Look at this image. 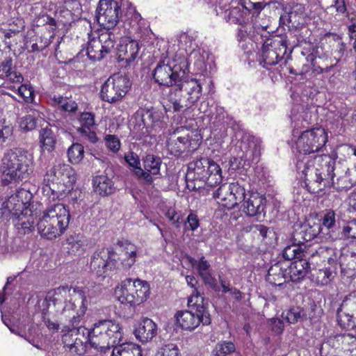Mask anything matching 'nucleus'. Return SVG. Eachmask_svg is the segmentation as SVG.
Returning <instances> with one entry per match:
<instances>
[{
    "label": "nucleus",
    "instance_id": "obj_1",
    "mask_svg": "<svg viewBox=\"0 0 356 356\" xmlns=\"http://www.w3.org/2000/svg\"><path fill=\"white\" fill-rule=\"evenodd\" d=\"M34 169L33 156L27 149L21 147L9 149L1 160L2 184L8 186L26 182L33 175Z\"/></svg>",
    "mask_w": 356,
    "mask_h": 356
},
{
    "label": "nucleus",
    "instance_id": "obj_2",
    "mask_svg": "<svg viewBox=\"0 0 356 356\" xmlns=\"http://www.w3.org/2000/svg\"><path fill=\"white\" fill-rule=\"evenodd\" d=\"M33 194L25 188H19L15 195L5 200L0 208L1 217L12 220L18 234L25 235L34 230V219L30 209Z\"/></svg>",
    "mask_w": 356,
    "mask_h": 356
},
{
    "label": "nucleus",
    "instance_id": "obj_3",
    "mask_svg": "<svg viewBox=\"0 0 356 356\" xmlns=\"http://www.w3.org/2000/svg\"><path fill=\"white\" fill-rule=\"evenodd\" d=\"M86 330L88 341L90 347L106 353L122 341V326L115 320L103 319L93 324L92 328Z\"/></svg>",
    "mask_w": 356,
    "mask_h": 356
},
{
    "label": "nucleus",
    "instance_id": "obj_4",
    "mask_svg": "<svg viewBox=\"0 0 356 356\" xmlns=\"http://www.w3.org/2000/svg\"><path fill=\"white\" fill-rule=\"evenodd\" d=\"M187 176L193 174V180L187 181L188 188L199 191L207 185L213 187L222 181V171L219 165L208 157H200L188 164Z\"/></svg>",
    "mask_w": 356,
    "mask_h": 356
},
{
    "label": "nucleus",
    "instance_id": "obj_5",
    "mask_svg": "<svg viewBox=\"0 0 356 356\" xmlns=\"http://www.w3.org/2000/svg\"><path fill=\"white\" fill-rule=\"evenodd\" d=\"M70 213L62 204L44 212L37 223L38 233L42 237L52 240L62 235L69 225Z\"/></svg>",
    "mask_w": 356,
    "mask_h": 356
},
{
    "label": "nucleus",
    "instance_id": "obj_6",
    "mask_svg": "<svg viewBox=\"0 0 356 356\" xmlns=\"http://www.w3.org/2000/svg\"><path fill=\"white\" fill-rule=\"evenodd\" d=\"M188 60L184 57L177 60L164 58L158 61L152 70V79L159 86L172 88L188 72Z\"/></svg>",
    "mask_w": 356,
    "mask_h": 356
},
{
    "label": "nucleus",
    "instance_id": "obj_7",
    "mask_svg": "<svg viewBox=\"0 0 356 356\" xmlns=\"http://www.w3.org/2000/svg\"><path fill=\"white\" fill-rule=\"evenodd\" d=\"M188 307L189 310L178 311L175 318L179 327L185 330H193L200 323L209 325L211 323V317L208 309V302H204V297L192 296L188 298Z\"/></svg>",
    "mask_w": 356,
    "mask_h": 356
},
{
    "label": "nucleus",
    "instance_id": "obj_8",
    "mask_svg": "<svg viewBox=\"0 0 356 356\" xmlns=\"http://www.w3.org/2000/svg\"><path fill=\"white\" fill-rule=\"evenodd\" d=\"M71 287L67 285L60 286L55 289L54 295L49 301L54 308V312L63 315L72 327H77L86 310V306H81L78 312L75 311L76 305L71 300H63L70 293Z\"/></svg>",
    "mask_w": 356,
    "mask_h": 356
},
{
    "label": "nucleus",
    "instance_id": "obj_9",
    "mask_svg": "<svg viewBox=\"0 0 356 356\" xmlns=\"http://www.w3.org/2000/svg\"><path fill=\"white\" fill-rule=\"evenodd\" d=\"M288 49L286 38L278 36L267 38L262 44L261 63L264 67L268 69L269 67L277 64L279 61L283 59L285 60L284 63H286L291 54H286ZM290 52H291V50H290Z\"/></svg>",
    "mask_w": 356,
    "mask_h": 356
},
{
    "label": "nucleus",
    "instance_id": "obj_10",
    "mask_svg": "<svg viewBox=\"0 0 356 356\" xmlns=\"http://www.w3.org/2000/svg\"><path fill=\"white\" fill-rule=\"evenodd\" d=\"M131 86V83L127 76L113 74L102 86L100 98L104 102L115 104L122 100Z\"/></svg>",
    "mask_w": 356,
    "mask_h": 356
},
{
    "label": "nucleus",
    "instance_id": "obj_11",
    "mask_svg": "<svg viewBox=\"0 0 356 356\" xmlns=\"http://www.w3.org/2000/svg\"><path fill=\"white\" fill-rule=\"evenodd\" d=\"M327 142V134L322 127L302 131L296 145L300 153L311 154L322 151Z\"/></svg>",
    "mask_w": 356,
    "mask_h": 356
},
{
    "label": "nucleus",
    "instance_id": "obj_12",
    "mask_svg": "<svg viewBox=\"0 0 356 356\" xmlns=\"http://www.w3.org/2000/svg\"><path fill=\"white\" fill-rule=\"evenodd\" d=\"M311 156L299 159L296 163V169L302 172L305 185L308 191L312 193H318L325 188H329V182L326 179L322 178Z\"/></svg>",
    "mask_w": 356,
    "mask_h": 356
},
{
    "label": "nucleus",
    "instance_id": "obj_13",
    "mask_svg": "<svg viewBox=\"0 0 356 356\" xmlns=\"http://www.w3.org/2000/svg\"><path fill=\"white\" fill-rule=\"evenodd\" d=\"M118 257L112 248H101L96 250L90 257V272L98 277H105L108 270L117 268Z\"/></svg>",
    "mask_w": 356,
    "mask_h": 356
},
{
    "label": "nucleus",
    "instance_id": "obj_14",
    "mask_svg": "<svg viewBox=\"0 0 356 356\" xmlns=\"http://www.w3.org/2000/svg\"><path fill=\"white\" fill-rule=\"evenodd\" d=\"M116 38L113 32L103 33L88 42L86 54L92 61H100L115 51Z\"/></svg>",
    "mask_w": 356,
    "mask_h": 356
},
{
    "label": "nucleus",
    "instance_id": "obj_15",
    "mask_svg": "<svg viewBox=\"0 0 356 356\" xmlns=\"http://www.w3.org/2000/svg\"><path fill=\"white\" fill-rule=\"evenodd\" d=\"M121 16V8L118 1L114 0H99L96 9L97 23L106 32L114 29L119 22Z\"/></svg>",
    "mask_w": 356,
    "mask_h": 356
},
{
    "label": "nucleus",
    "instance_id": "obj_16",
    "mask_svg": "<svg viewBox=\"0 0 356 356\" xmlns=\"http://www.w3.org/2000/svg\"><path fill=\"white\" fill-rule=\"evenodd\" d=\"M76 181L75 170L69 165L58 163L47 171L44 176L43 184L50 190L54 191L51 185L62 184L72 188Z\"/></svg>",
    "mask_w": 356,
    "mask_h": 356
},
{
    "label": "nucleus",
    "instance_id": "obj_17",
    "mask_svg": "<svg viewBox=\"0 0 356 356\" xmlns=\"http://www.w3.org/2000/svg\"><path fill=\"white\" fill-rule=\"evenodd\" d=\"M200 138L197 134L188 133L187 134L177 136L174 133L167 141V147L170 154L179 157L183 153L192 152L198 148Z\"/></svg>",
    "mask_w": 356,
    "mask_h": 356
},
{
    "label": "nucleus",
    "instance_id": "obj_18",
    "mask_svg": "<svg viewBox=\"0 0 356 356\" xmlns=\"http://www.w3.org/2000/svg\"><path fill=\"white\" fill-rule=\"evenodd\" d=\"M305 6L300 3L288 4L283 6L279 19L280 26L289 31H296L303 25Z\"/></svg>",
    "mask_w": 356,
    "mask_h": 356
},
{
    "label": "nucleus",
    "instance_id": "obj_19",
    "mask_svg": "<svg viewBox=\"0 0 356 356\" xmlns=\"http://www.w3.org/2000/svg\"><path fill=\"white\" fill-rule=\"evenodd\" d=\"M266 198L258 193H249L248 197L241 204L243 212L250 217L261 220L265 218Z\"/></svg>",
    "mask_w": 356,
    "mask_h": 356
},
{
    "label": "nucleus",
    "instance_id": "obj_20",
    "mask_svg": "<svg viewBox=\"0 0 356 356\" xmlns=\"http://www.w3.org/2000/svg\"><path fill=\"white\" fill-rule=\"evenodd\" d=\"M337 157L336 153L333 154V156L323 154L315 155L312 159L321 175L326 173V175L328 176L326 181L329 182V188H330V185L333 184V178L336 176L334 170Z\"/></svg>",
    "mask_w": 356,
    "mask_h": 356
},
{
    "label": "nucleus",
    "instance_id": "obj_21",
    "mask_svg": "<svg viewBox=\"0 0 356 356\" xmlns=\"http://www.w3.org/2000/svg\"><path fill=\"white\" fill-rule=\"evenodd\" d=\"M157 325L150 318H142L135 325L134 334L142 343L151 341L157 334Z\"/></svg>",
    "mask_w": 356,
    "mask_h": 356
},
{
    "label": "nucleus",
    "instance_id": "obj_22",
    "mask_svg": "<svg viewBox=\"0 0 356 356\" xmlns=\"http://www.w3.org/2000/svg\"><path fill=\"white\" fill-rule=\"evenodd\" d=\"M287 265L285 261H278L273 264L268 269L266 281L272 285L282 286L285 283L289 282Z\"/></svg>",
    "mask_w": 356,
    "mask_h": 356
},
{
    "label": "nucleus",
    "instance_id": "obj_23",
    "mask_svg": "<svg viewBox=\"0 0 356 356\" xmlns=\"http://www.w3.org/2000/svg\"><path fill=\"white\" fill-rule=\"evenodd\" d=\"M308 257H301L300 259L294 260L287 266L288 274L290 282L298 283L302 281L305 276L312 272V268Z\"/></svg>",
    "mask_w": 356,
    "mask_h": 356
},
{
    "label": "nucleus",
    "instance_id": "obj_24",
    "mask_svg": "<svg viewBox=\"0 0 356 356\" xmlns=\"http://www.w3.org/2000/svg\"><path fill=\"white\" fill-rule=\"evenodd\" d=\"M177 87V86H175L171 88L168 98L175 112L184 113L196 102Z\"/></svg>",
    "mask_w": 356,
    "mask_h": 356
},
{
    "label": "nucleus",
    "instance_id": "obj_25",
    "mask_svg": "<svg viewBox=\"0 0 356 356\" xmlns=\"http://www.w3.org/2000/svg\"><path fill=\"white\" fill-rule=\"evenodd\" d=\"M118 298L122 304H129L130 306L138 305L136 295L137 290L135 282L131 278H127L121 284V286L116 291Z\"/></svg>",
    "mask_w": 356,
    "mask_h": 356
},
{
    "label": "nucleus",
    "instance_id": "obj_26",
    "mask_svg": "<svg viewBox=\"0 0 356 356\" xmlns=\"http://www.w3.org/2000/svg\"><path fill=\"white\" fill-rule=\"evenodd\" d=\"M231 190V195L229 197L232 199L231 202L228 204L227 209L230 210L238 206L239 204H243L244 201L248 197V193H246V190L238 181L236 182L229 184V186L222 188L220 191L224 194L227 193V191Z\"/></svg>",
    "mask_w": 356,
    "mask_h": 356
},
{
    "label": "nucleus",
    "instance_id": "obj_27",
    "mask_svg": "<svg viewBox=\"0 0 356 356\" xmlns=\"http://www.w3.org/2000/svg\"><path fill=\"white\" fill-rule=\"evenodd\" d=\"M179 90L185 92L193 101L197 102L202 95V86L200 80L197 79H188L186 74L182 77L177 85Z\"/></svg>",
    "mask_w": 356,
    "mask_h": 356
},
{
    "label": "nucleus",
    "instance_id": "obj_28",
    "mask_svg": "<svg viewBox=\"0 0 356 356\" xmlns=\"http://www.w3.org/2000/svg\"><path fill=\"white\" fill-rule=\"evenodd\" d=\"M92 184L95 192L102 197L111 195L115 191L114 182L105 174L94 177Z\"/></svg>",
    "mask_w": 356,
    "mask_h": 356
},
{
    "label": "nucleus",
    "instance_id": "obj_29",
    "mask_svg": "<svg viewBox=\"0 0 356 356\" xmlns=\"http://www.w3.org/2000/svg\"><path fill=\"white\" fill-rule=\"evenodd\" d=\"M116 244L121 248V251L127 255V257L122 260L121 264L125 268H131L136 262L137 256L136 245L127 240H119Z\"/></svg>",
    "mask_w": 356,
    "mask_h": 356
},
{
    "label": "nucleus",
    "instance_id": "obj_30",
    "mask_svg": "<svg viewBox=\"0 0 356 356\" xmlns=\"http://www.w3.org/2000/svg\"><path fill=\"white\" fill-rule=\"evenodd\" d=\"M57 138L53 130L48 127L42 128L39 132V143L42 150L53 152L56 148Z\"/></svg>",
    "mask_w": 356,
    "mask_h": 356
},
{
    "label": "nucleus",
    "instance_id": "obj_31",
    "mask_svg": "<svg viewBox=\"0 0 356 356\" xmlns=\"http://www.w3.org/2000/svg\"><path fill=\"white\" fill-rule=\"evenodd\" d=\"M315 254H317L316 251L310 253L308 250H305V247H298L293 243L286 246L282 252V257L286 261L297 260L300 259L301 257H308V256L314 257Z\"/></svg>",
    "mask_w": 356,
    "mask_h": 356
},
{
    "label": "nucleus",
    "instance_id": "obj_32",
    "mask_svg": "<svg viewBox=\"0 0 356 356\" xmlns=\"http://www.w3.org/2000/svg\"><path fill=\"white\" fill-rule=\"evenodd\" d=\"M111 356H143L140 347L132 343H118L113 348Z\"/></svg>",
    "mask_w": 356,
    "mask_h": 356
},
{
    "label": "nucleus",
    "instance_id": "obj_33",
    "mask_svg": "<svg viewBox=\"0 0 356 356\" xmlns=\"http://www.w3.org/2000/svg\"><path fill=\"white\" fill-rule=\"evenodd\" d=\"M136 115L141 118L144 127H149L161 121L162 118L161 112L154 108H141L136 112Z\"/></svg>",
    "mask_w": 356,
    "mask_h": 356
},
{
    "label": "nucleus",
    "instance_id": "obj_34",
    "mask_svg": "<svg viewBox=\"0 0 356 356\" xmlns=\"http://www.w3.org/2000/svg\"><path fill=\"white\" fill-rule=\"evenodd\" d=\"M282 318L289 324L306 321L305 309L299 306H292L282 312Z\"/></svg>",
    "mask_w": 356,
    "mask_h": 356
},
{
    "label": "nucleus",
    "instance_id": "obj_35",
    "mask_svg": "<svg viewBox=\"0 0 356 356\" xmlns=\"http://www.w3.org/2000/svg\"><path fill=\"white\" fill-rule=\"evenodd\" d=\"M54 311L51 304L47 299L42 302V318L47 327L53 332H57L60 328V324L57 320L53 321L50 314Z\"/></svg>",
    "mask_w": 356,
    "mask_h": 356
},
{
    "label": "nucleus",
    "instance_id": "obj_36",
    "mask_svg": "<svg viewBox=\"0 0 356 356\" xmlns=\"http://www.w3.org/2000/svg\"><path fill=\"white\" fill-rule=\"evenodd\" d=\"M145 170L150 172L153 175H157L160 172L162 163L161 159L154 154H147L142 158Z\"/></svg>",
    "mask_w": 356,
    "mask_h": 356
},
{
    "label": "nucleus",
    "instance_id": "obj_37",
    "mask_svg": "<svg viewBox=\"0 0 356 356\" xmlns=\"http://www.w3.org/2000/svg\"><path fill=\"white\" fill-rule=\"evenodd\" d=\"M121 48H123V49L120 50L119 57L122 56L121 52L124 51L122 60H125L127 63H131L136 59L139 51V46L136 41L131 40L124 46H122Z\"/></svg>",
    "mask_w": 356,
    "mask_h": 356
},
{
    "label": "nucleus",
    "instance_id": "obj_38",
    "mask_svg": "<svg viewBox=\"0 0 356 356\" xmlns=\"http://www.w3.org/2000/svg\"><path fill=\"white\" fill-rule=\"evenodd\" d=\"M66 244L68 252L75 254L83 250L85 241L83 236L74 234L67 237Z\"/></svg>",
    "mask_w": 356,
    "mask_h": 356
},
{
    "label": "nucleus",
    "instance_id": "obj_39",
    "mask_svg": "<svg viewBox=\"0 0 356 356\" xmlns=\"http://www.w3.org/2000/svg\"><path fill=\"white\" fill-rule=\"evenodd\" d=\"M311 277L317 284L325 285L333 278L332 271L327 268L322 269L312 268Z\"/></svg>",
    "mask_w": 356,
    "mask_h": 356
},
{
    "label": "nucleus",
    "instance_id": "obj_40",
    "mask_svg": "<svg viewBox=\"0 0 356 356\" xmlns=\"http://www.w3.org/2000/svg\"><path fill=\"white\" fill-rule=\"evenodd\" d=\"M133 282H135L136 289L137 290L136 295V301L138 302V305H139L149 298V286L147 282L139 279L133 280Z\"/></svg>",
    "mask_w": 356,
    "mask_h": 356
},
{
    "label": "nucleus",
    "instance_id": "obj_41",
    "mask_svg": "<svg viewBox=\"0 0 356 356\" xmlns=\"http://www.w3.org/2000/svg\"><path fill=\"white\" fill-rule=\"evenodd\" d=\"M323 314V309L314 301L309 302L307 308L305 309L306 321L309 319L312 323L318 322L321 318Z\"/></svg>",
    "mask_w": 356,
    "mask_h": 356
},
{
    "label": "nucleus",
    "instance_id": "obj_42",
    "mask_svg": "<svg viewBox=\"0 0 356 356\" xmlns=\"http://www.w3.org/2000/svg\"><path fill=\"white\" fill-rule=\"evenodd\" d=\"M83 146L79 143H73L67 150L69 161L72 164L79 163L83 159Z\"/></svg>",
    "mask_w": 356,
    "mask_h": 356
},
{
    "label": "nucleus",
    "instance_id": "obj_43",
    "mask_svg": "<svg viewBox=\"0 0 356 356\" xmlns=\"http://www.w3.org/2000/svg\"><path fill=\"white\" fill-rule=\"evenodd\" d=\"M337 321L338 325L342 328H349L354 326L353 318L354 316H351L348 312H346L342 307H339L337 309Z\"/></svg>",
    "mask_w": 356,
    "mask_h": 356
},
{
    "label": "nucleus",
    "instance_id": "obj_44",
    "mask_svg": "<svg viewBox=\"0 0 356 356\" xmlns=\"http://www.w3.org/2000/svg\"><path fill=\"white\" fill-rule=\"evenodd\" d=\"M326 60L327 58L325 59L323 57H314L309 60L308 61L311 62L312 72L315 74H320L330 72L334 67V65H325Z\"/></svg>",
    "mask_w": 356,
    "mask_h": 356
},
{
    "label": "nucleus",
    "instance_id": "obj_45",
    "mask_svg": "<svg viewBox=\"0 0 356 356\" xmlns=\"http://www.w3.org/2000/svg\"><path fill=\"white\" fill-rule=\"evenodd\" d=\"M303 232V237L307 242L316 238L322 231L321 224L314 223L311 225L309 223H305L300 227Z\"/></svg>",
    "mask_w": 356,
    "mask_h": 356
},
{
    "label": "nucleus",
    "instance_id": "obj_46",
    "mask_svg": "<svg viewBox=\"0 0 356 356\" xmlns=\"http://www.w3.org/2000/svg\"><path fill=\"white\" fill-rule=\"evenodd\" d=\"M55 106H58L63 111L74 113L78 109L77 104L72 100H68L67 98L62 96H54L51 99Z\"/></svg>",
    "mask_w": 356,
    "mask_h": 356
},
{
    "label": "nucleus",
    "instance_id": "obj_47",
    "mask_svg": "<svg viewBox=\"0 0 356 356\" xmlns=\"http://www.w3.org/2000/svg\"><path fill=\"white\" fill-rule=\"evenodd\" d=\"M236 350V347L234 343L231 341H221L218 342L213 350L212 354L214 356H226Z\"/></svg>",
    "mask_w": 356,
    "mask_h": 356
},
{
    "label": "nucleus",
    "instance_id": "obj_48",
    "mask_svg": "<svg viewBox=\"0 0 356 356\" xmlns=\"http://www.w3.org/2000/svg\"><path fill=\"white\" fill-rule=\"evenodd\" d=\"M76 342L72 345L71 353H76L79 355H82L86 353L89 341H88V336L85 337V333L83 331L82 334L77 335L75 337Z\"/></svg>",
    "mask_w": 356,
    "mask_h": 356
},
{
    "label": "nucleus",
    "instance_id": "obj_49",
    "mask_svg": "<svg viewBox=\"0 0 356 356\" xmlns=\"http://www.w3.org/2000/svg\"><path fill=\"white\" fill-rule=\"evenodd\" d=\"M340 306L356 318V291H352L347 295Z\"/></svg>",
    "mask_w": 356,
    "mask_h": 356
},
{
    "label": "nucleus",
    "instance_id": "obj_50",
    "mask_svg": "<svg viewBox=\"0 0 356 356\" xmlns=\"http://www.w3.org/2000/svg\"><path fill=\"white\" fill-rule=\"evenodd\" d=\"M80 328L76 329V327H73L72 329L68 328L66 333L62 336V342L65 348H67L70 351L72 350V345L74 342H76L75 337L77 335H80Z\"/></svg>",
    "mask_w": 356,
    "mask_h": 356
},
{
    "label": "nucleus",
    "instance_id": "obj_51",
    "mask_svg": "<svg viewBox=\"0 0 356 356\" xmlns=\"http://www.w3.org/2000/svg\"><path fill=\"white\" fill-rule=\"evenodd\" d=\"M226 186H229V184H224L218 187V188L213 193V197L215 200H217L218 204H220L223 207L227 209L228 204L231 202V198L229 197V195H231V190L227 191V193H223L220 190Z\"/></svg>",
    "mask_w": 356,
    "mask_h": 356
},
{
    "label": "nucleus",
    "instance_id": "obj_52",
    "mask_svg": "<svg viewBox=\"0 0 356 356\" xmlns=\"http://www.w3.org/2000/svg\"><path fill=\"white\" fill-rule=\"evenodd\" d=\"M355 181H352L348 176L346 175L337 178L336 181L333 178V184L330 185V188L332 187L337 191H348L353 187Z\"/></svg>",
    "mask_w": 356,
    "mask_h": 356
},
{
    "label": "nucleus",
    "instance_id": "obj_53",
    "mask_svg": "<svg viewBox=\"0 0 356 356\" xmlns=\"http://www.w3.org/2000/svg\"><path fill=\"white\" fill-rule=\"evenodd\" d=\"M179 355V348L176 344L168 343L163 345L158 350L157 356H177Z\"/></svg>",
    "mask_w": 356,
    "mask_h": 356
},
{
    "label": "nucleus",
    "instance_id": "obj_54",
    "mask_svg": "<svg viewBox=\"0 0 356 356\" xmlns=\"http://www.w3.org/2000/svg\"><path fill=\"white\" fill-rule=\"evenodd\" d=\"M337 341H341L343 344L350 345L349 350L353 356H356V337L349 334H339L337 337Z\"/></svg>",
    "mask_w": 356,
    "mask_h": 356
},
{
    "label": "nucleus",
    "instance_id": "obj_55",
    "mask_svg": "<svg viewBox=\"0 0 356 356\" xmlns=\"http://www.w3.org/2000/svg\"><path fill=\"white\" fill-rule=\"evenodd\" d=\"M36 126L37 119L31 115L23 117L19 122L20 128L25 131L33 130Z\"/></svg>",
    "mask_w": 356,
    "mask_h": 356
},
{
    "label": "nucleus",
    "instance_id": "obj_56",
    "mask_svg": "<svg viewBox=\"0 0 356 356\" xmlns=\"http://www.w3.org/2000/svg\"><path fill=\"white\" fill-rule=\"evenodd\" d=\"M248 153L245 154V156H243L239 158H234L233 161H231V167L234 170H245L248 169L251 165L250 159H247Z\"/></svg>",
    "mask_w": 356,
    "mask_h": 356
},
{
    "label": "nucleus",
    "instance_id": "obj_57",
    "mask_svg": "<svg viewBox=\"0 0 356 356\" xmlns=\"http://www.w3.org/2000/svg\"><path fill=\"white\" fill-rule=\"evenodd\" d=\"M225 18L226 20L231 24L243 26L244 23V19L242 17L240 10H238L237 8H233L229 10Z\"/></svg>",
    "mask_w": 356,
    "mask_h": 356
},
{
    "label": "nucleus",
    "instance_id": "obj_58",
    "mask_svg": "<svg viewBox=\"0 0 356 356\" xmlns=\"http://www.w3.org/2000/svg\"><path fill=\"white\" fill-rule=\"evenodd\" d=\"M134 173L135 176L139 179L143 181L145 184L150 185L153 183L154 179L152 177V173L146 170H143L140 168H137V170H134Z\"/></svg>",
    "mask_w": 356,
    "mask_h": 356
},
{
    "label": "nucleus",
    "instance_id": "obj_59",
    "mask_svg": "<svg viewBox=\"0 0 356 356\" xmlns=\"http://www.w3.org/2000/svg\"><path fill=\"white\" fill-rule=\"evenodd\" d=\"M18 94L27 103L32 102L35 96L34 90L31 87H27L26 85H21L18 88Z\"/></svg>",
    "mask_w": 356,
    "mask_h": 356
},
{
    "label": "nucleus",
    "instance_id": "obj_60",
    "mask_svg": "<svg viewBox=\"0 0 356 356\" xmlns=\"http://www.w3.org/2000/svg\"><path fill=\"white\" fill-rule=\"evenodd\" d=\"M81 128L89 129L95 125V115L92 113L85 112L81 113L80 117Z\"/></svg>",
    "mask_w": 356,
    "mask_h": 356
},
{
    "label": "nucleus",
    "instance_id": "obj_61",
    "mask_svg": "<svg viewBox=\"0 0 356 356\" xmlns=\"http://www.w3.org/2000/svg\"><path fill=\"white\" fill-rule=\"evenodd\" d=\"M341 234L345 238H356V219L349 221L343 227Z\"/></svg>",
    "mask_w": 356,
    "mask_h": 356
},
{
    "label": "nucleus",
    "instance_id": "obj_62",
    "mask_svg": "<svg viewBox=\"0 0 356 356\" xmlns=\"http://www.w3.org/2000/svg\"><path fill=\"white\" fill-rule=\"evenodd\" d=\"M335 213L330 210L324 215L322 219V225L327 229H333L336 225Z\"/></svg>",
    "mask_w": 356,
    "mask_h": 356
},
{
    "label": "nucleus",
    "instance_id": "obj_63",
    "mask_svg": "<svg viewBox=\"0 0 356 356\" xmlns=\"http://www.w3.org/2000/svg\"><path fill=\"white\" fill-rule=\"evenodd\" d=\"M107 147L113 152H117L120 148V142L115 135H107L105 137Z\"/></svg>",
    "mask_w": 356,
    "mask_h": 356
},
{
    "label": "nucleus",
    "instance_id": "obj_64",
    "mask_svg": "<svg viewBox=\"0 0 356 356\" xmlns=\"http://www.w3.org/2000/svg\"><path fill=\"white\" fill-rule=\"evenodd\" d=\"M124 160L131 167H133L134 170H137V168L140 167V161L138 154L134 152H129L124 155Z\"/></svg>",
    "mask_w": 356,
    "mask_h": 356
}]
</instances>
